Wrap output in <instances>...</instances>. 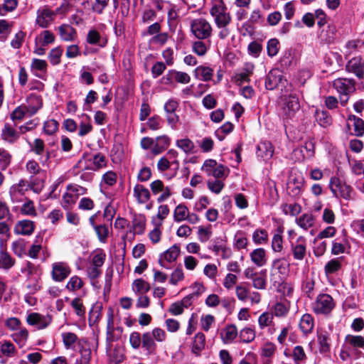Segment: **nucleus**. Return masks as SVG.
<instances>
[{"instance_id": "nucleus-1", "label": "nucleus", "mask_w": 364, "mask_h": 364, "mask_svg": "<svg viewBox=\"0 0 364 364\" xmlns=\"http://www.w3.org/2000/svg\"><path fill=\"white\" fill-rule=\"evenodd\" d=\"M333 87L338 93L340 104L344 107L348 103L350 95L355 91V81L353 78L338 77L332 82Z\"/></svg>"}, {"instance_id": "nucleus-2", "label": "nucleus", "mask_w": 364, "mask_h": 364, "mask_svg": "<svg viewBox=\"0 0 364 364\" xmlns=\"http://www.w3.org/2000/svg\"><path fill=\"white\" fill-rule=\"evenodd\" d=\"M190 28L191 33L198 40H206L212 36V26L204 18H198L191 20Z\"/></svg>"}, {"instance_id": "nucleus-3", "label": "nucleus", "mask_w": 364, "mask_h": 364, "mask_svg": "<svg viewBox=\"0 0 364 364\" xmlns=\"http://www.w3.org/2000/svg\"><path fill=\"white\" fill-rule=\"evenodd\" d=\"M281 108L284 118L292 119L300 109L299 98L296 94L284 95L282 97Z\"/></svg>"}, {"instance_id": "nucleus-4", "label": "nucleus", "mask_w": 364, "mask_h": 364, "mask_svg": "<svg viewBox=\"0 0 364 364\" xmlns=\"http://www.w3.org/2000/svg\"><path fill=\"white\" fill-rule=\"evenodd\" d=\"M329 187L333 196L350 200L354 193L353 188L338 177H331Z\"/></svg>"}, {"instance_id": "nucleus-5", "label": "nucleus", "mask_w": 364, "mask_h": 364, "mask_svg": "<svg viewBox=\"0 0 364 364\" xmlns=\"http://www.w3.org/2000/svg\"><path fill=\"white\" fill-rule=\"evenodd\" d=\"M335 307L333 299L328 294H320L312 304L313 311L316 314L326 315Z\"/></svg>"}, {"instance_id": "nucleus-6", "label": "nucleus", "mask_w": 364, "mask_h": 364, "mask_svg": "<svg viewBox=\"0 0 364 364\" xmlns=\"http://www.w3.org/2000/svg\"><path fill=\"white\" fill-rule=\"evenodd\" d=\"M53 317L51 315H42L39 313H31L26 318V322L30 326H36L38 330L47 328L51 323Z\"/></svg>"}, {"instance_id": "nucleus-7", "label": "nucleus", "mask_w": 364, "mask_h": 364, "mask_svg": "<svg viewBox=\"0 0 364 364\" xmlns=\"http://www.w3.org/2000/svg\"><path fill=\"white\" fill-rule=\"evenodd\" d=\"M70 266L63 262H54L52 264L51 277L57 282L64 281L70 274Z\"/></svg>"}, {"instance_id": "nucleus-8", "label": "nucleus", "mask_w": 364, "mask_h": 364, "mask_svg": "<svg viewBox=\"0 0 364 364\" xmlns=\"http://www.w3.org/2000/svg\"><path fill=\"white\" fill-rule=\"evenodd\" d=\"M150 188L154 195L161 193L157 198V202L159 203L167 200L172 194L171 187L164 186V183L159 179L152 181L150 184Z\"/></svg>"}, {"instance_id": "nucleus-9", "label": "nucleus", "mask_w": 364, "mask_h": 364, "mask_svg": "<svg viewBox=\"0 0 364 364\" xmlns=\"http://www.w3.org/2000/svg\"><path fill=\"white\" fill-rule=\"evenodd\" d=\"M348 73H353L358 78L364 77V59L360 57H355L350 60L346 65Z\"/></svg>"}, {"instance_id": "nucleus-10", "label": "nucleus", "mask_w": 364, "mask_h": 364, "mask_svg": "<svg viewBox=\"0 0 364 364\" xmlns=\"http://www.w3.org/2000/svg\"><path fill=\"white\" fill-rule=\"evenodd\" d=\"M55 14L48 7L39 9L37 11L36 22L41 28H48L53 21Z\"/></svg>"}, {"instance_id": "nucleus-11", "label": "nucleus", "mask_w": 364, "mask_h": 364, "mask_svg": "<svg viewBox=\"0 0 364 364\" xmlns=\"http://www.w3.org/2000/svg\"><path fill=\"white\" fill-rule=\"evenodd\" d=\"M347 128L350 130L353 127V134L356 136H362L364 134V121L353 114H350L347 119Z\"/></svg>"}, {"instance_id": "nucleus-12", "label": "nucleus", "mask_w": 364, "mask_h": 364, "mask_svg": "<svg viewBox=\"0 0 364 364\" xmlns=\"http://www.w3.org/2000/svg\"><path fill=\"white\" fill-rule=\"evenodd\" d=\"M1 136L4 141L13 144L19 139L20 133L10 124L6 123L1 130Z\"/></svg>"}, {"instance_id": "nucleus-13", "label": "nucleus", "mask_w": 364, "mask_h": 364, "mask_svg": "<svg viewBox=\"0 0 364 364\" xmlns=\"http://www.w3.org/2000/svg\"><path fill=\"white\" fill-rule=\"evenodd\" d=\"M35 230L34 223L29 220L18 221L14 227V232L16 235H31Z\"/></svg>"}, {"instance_id": "nucleus-14", "label": "nucleus", "mask_w": 364, "mask_h": 364, "mask_svg": "<svg viewBox=\"0 0 364 364\" xmlns=\"http://www.w3.org/2000/svg\"><path fill=\"white\" fill-rule=\"evenodd\" d=\"M293 257L296 260H302L306 254V241L304 237H299L295 243L291 244Z\"/></svg>"}, {"instance_id": "nucleus-15", "label": "nucleus", "mask_w": 364, "mask_h": 364, "mask_svg": "<svg viewBox=\"0 0 364 364\" xmlns=\"http://www.w3.org/2000/svg\"><path fill=\"white\" fill-rule=\"evenodd\" d=\"M29 190L28 181L21 179L18 183L13 185L9 190V194L13 201H18V197L24 195L25 192Z\"/></svg>"}, {"instance_id": "nucleus-16", "label": "nucleus", "mask_w": 364, "mask_h": 364, "mask_svg": "<svg viewBox=\"0 0 364 364\" xmlns=\"http://www.w3.org/2000/svg\"><path fill=\"white\" fill-rule=\"evenodd\" d=\"M282 75L281 72L277 70H272L269 72L265 79V87L267 90H272L275 89L282 82Z\"/></svg>"}, {"instance_id": "nucleus-17", "label": "nucleus", "mask_w": 364, "mask_h": 364, "mask_svg": "<svg viewBox=\"0 0 364 364\" xmlns=\"http://www.w3.org/2000/svg\"><path fill=\"white\" fill-rule=\"evenodd\" d=\"M27 102L28 105H26V108L30 116L35 114L43 106L41 97L35 94H31L27 97Z\"/></svg>"}, {"instance_id": "nucleus-18", "label": "nucleus", "mask_w": 364, "mask_h": 364, "mask_svg": "<svg viewBox=\"0 0 364 364\" xmlns=\"http://www.w3.org/2000/svg\"><path fill=\"white\" fill-rule=\"evenodd\" d=\"M255 65L252 63H245L240 73L235 77L237 82L240 85L245 82H250V77L253 74Z\"/></svg>"}, {"instance_id": "nucleus-19", "label": "nucleus", "mask_w": 364, "mask_h": 364, "mask_svg": "<svg viewBox=\"0 0 364 364\" xmlns=\"http://www.w3.org/2000/svg\"><path fill=\"white\" fill-rule=\"evenodd\" d=\"M58 30L61 39L64 41H73L77 36L76 30L68 24H62Z\"/></svg>"}, {"instance_id": "nucleus-20", "label": "nucleus", "mask_w": 364, "mask_h": 364, "mask_svg": "<svg viewBox=\"0 0 364 364\" xmlns=\"http://www.w3.org/2000/svg\"><path fill=\"white\" fill-rule=\"evenodd\" d=\"M133 192L134 196L136 198L139 203H146L150 200L151 193L143 185L136 184L134 187Z\"/></svg>"}, {"instance_id": "nucleus-21", "label": "nucleus", "mask_w": 364, "mask_h": 364, "mask_svg": "<svg viewBox=\"0 0 364 364\" xmlns=\"http://www.w3.org/2000/svg\"><path fill=\"white\" fill-rule=\"evenodd\" d=\"M251 261L258 267H261L266 264L267 262L266 251L263 248H257L250 254Z\"/></svg>"}, {"instance_id": "nucleus-22", "label": "nucleus", "mask_w": 364, "mask_h": 364, "mask_svg": "<svg viewBox=\"0 0 364 364\" xmlns=\"http://www.w3.org/2000/svg\"><path fill=\"white\" fill-rule=\"evenodd\" d=\"M170 138L166 135L157 136L155 139V144L151 149L154 155H158L166 150L170 144Z\"/></svg>"}, {"instance_id": "nucleus-23", "label": "nucleus", "mask_w": 364, "mask_h": 364, "mask_svg": "<svg viewBox=\"0 0 364 364\" xmlns=\"http://www.w3.org/2000/svg\"><path fill=\"white\" fill-rule=\"evenodd\" d=\"M86 41L90 45H97L100 47H105L107 41L103 38L96 29H91L88 31Z\"/></svg>"}, {"instance_id": "nucleus-24", "label": "nucleus", "mask_w": 364, "mask_h": 364, "mask_svg": "<svg viewBox=\"0 0 364 364\" xmlns=\"http://www.w3.org/2000/svg\"><path fill=\"white\" fill-rule=\"evenodd\" d=\"M74 171L78 174L80 171H95L90 156L84 155L74 166Z\"/></svg>"}, {"instance_id": "nucleus-25", "label": "nucleus", "mask_w": 364, "mask_h": 364, "mask_svg": "<svg viewBox=\"0 0 364 364\" xmlns=\"http://www.w3.org/2000/svg\"><path fill=\"white\" fill-rule=\"evenodd\" d=\"M141 345L148 354L154 353L156 345L150 332H146L142 334Z\"/></svg>"}, {"instance_id": "nucleus-26", "label": "nucleus", "mask_w": 364, "mask_h": 364, "mask_svg": "<svg viewBox=\"0 0 364 364\" xmlns=\"http://www.w3.org/2000/svg\"><path fill=\"white\" fill-rule=\"evenodd\" d=\"M195 77L203 81H209L213 75V70L209 67L200 65L194 70Z\"/></svg>"}, {"instance_id": "nucleus-27", "label": "nucleus", "mask_w": 364, "mask_h": 364, "mask_svg": "<svg viewBox=\"0 0 364 364\" xmlns=\"http://www.w3.org/2000/svg\"><path fill=\"white\" fill-rule=\"evenodd\" d=\"M315 117L318 124L323 127H328L332 124V117L327 111L317 109Z\"/></svg>"}, {"instance_id": "nucleus-28", "label": "nucleus", "mask_w": 364, "mask_h": 364, "mask_svg": "<svg viewBox=\"0 0 364 364\" xmlns=\"http://www.w3.org/2000/svg\"><path fill=\"white\" fill-rule=\"evenodd\" d=\"M205 345V336L203 333H198L193 339L192 345V352L196 355H199L204 349Z\"/></svg>"}, {"instance_id": "nucleus-29", "label": "nucleus", "mask_w": 364, "mask_h": 364, "mask_svg": "<svg viewBox=\"0 0 364 364\" xmlns=\"http://www.w3.org/2000/svg\"><path fill=\"white\" fill-rule=\"evenodd\" d=\"M15 264V259L13 258L6 251L0 250V269L9 270Z\"/></svg>"}, {"instance_id": "nucleus-30", "label": "nucleus", "mask_w": 364, "mask_h": 364, "mask_svg": "<svg viewBox=\"0 0 364 364\" xmlns=\"http://www.w3.org/2000/svg\"><path fill=\"white\" fill-rule=\"evenodd\" d=\"M18 331L13 333L11 338L14 342H16L20 348L23 347L28 338V331L26 328H21Z\"/></svg>"}, {"instance_id": "nucleus-31", "label": "nucleus", "mask_w": 364, "mask_h": 364, "mask_svg": "<svg viewBox=\"0 0 364 364\" xmlns=\"http://www.w3.org/2000/svg\"><path fill=\"white\" fill-rule=\"evenodd\" d=\"M299 326L302 332L308 334L311 332L314 328V319L310 314H304L300 321Z\"/></svg>"}, {"instance_id": "nucleus-32", "label": "nucleus", "mask_w": 364, "mask_h": 364, "mask_svg": "<svg viewBox=\"0 0 364 364\" xmlns=\"http://www.w3.org/2000/svg\"><path fill=\"white\" fill-rule=\"evenodd\" d=\"M289 264L284 259H277L273 262L272 271L285 277L289 272Z\"/></svg>"}, {"instance_id": "nucleus-33", "label": "nucleus", "mask_w": 364, "mask_h": 364, "mask_svg": "<svg viewBox=\"0 0 364 364\" xmlns=\"http://www.w3.org/2000/svg\"><path fill=\"white\" fill-rule=\"evenodd\" d=\"M81 117L82 120L80 124L78 135L84 136L92 131V126L90 124V117L87 114H82Z\"/></svg>"}, {"instance_id": "nucleus-34", "label": "nucleus", "mask_w": 364, "mask_h": 364, "mask_svg": "<svg viewBox=\"0 0 364 364\" xmlns=\"http://www.w3.org/2000/svg\"><path fill=\"white\" fill-rule=\"evenodd\" d=\"M188 208L184 204H179L174 210L173 219L177 223L186 220L188 216Z\"/></svg>"}, {"instance_id": "nucleus-35", "label": "nucleus", "mask_w": 364, "mask_h": 364, "mask_svg": "<svg viewBox=\"0 0 364 364\" xmlns=\"http://www.w3.org/2000/svg\"><path fill=\"white\" fill-rule=\"evenodd\" d=\"M237 336V329L235 325H229L225 329L221 336L225 343H231Z\"/></svg>"}, {"instance_id": "nucleus-36", "label": "nucleus", "mask_w": 364, "mask_h": 364, "mask_svg": "<svg viewBox=\"0 0 364 364\" xmlns=\"http://www.w3.org/2000/svg\"><path fill=\"white\" fill-rule=\"evenodd\" d=\"M132 289L135 293L144 294L149 291V284L143 279H136L132 283Z\"/></svg>"}, {"instance_id": "nucleus-37", "label": "nucleus", "mask_w": 364, "mask_h": 364, "mask_svg": "<svg viewBox=\"0 0 364 364\" xmlns=\"http://www.w3.org/2000/svg\"><path fill=\"white\" fill-rule=\"evenodd\" d=\"M132 226L136 234L142 235L145 230V218L142 215L135 216L132 220Z\"/></svg>"}, {"instance_id": "nucleus-38", "label": "nucleus", "mask_w": 364, "mask_h": 364, "mask_svg": "<svg viewBox=\"0 0 364 364\" xmlns=\"http://www.w3.org/2000/svg\"><path fill=\"white\" fill-rule=\"evenodd\" d=\"M227 11V7L223 0H214L210 13L214 18Z\"/></svg>"}, {"instance_id": "nucleus-39", "label": "nucleus", "mask_w": 364, "mask_h": 364, "mask_svg": "<svg viewBox=\"0 0 364 364\" xmlns=\"http://www.w3.org/2000/svg\"><path fill=\"white\" fill-rule=\"evenodd\" d=\"M345 341L353 348L364 349V338L361 336L347 335Z\"/></svg>"}, {"instance_id": "nucleus-40", "label": "nucleus", "mask_w": 364, "mask_h": 364, "mask_svg": "<svg viewBox=\"0 0 364 364\" xmlns=\"http://www.w3.org/2000/svg\"><path fill=\"white\" fill-rule=\"evenodd\" d=\"M70 305L77 316L85 318L86 310L82 301L80 297H76L73 299L70 302Z\"/></svg>"}, {"instance_id": "nucleus-41", "label": "nucleus", "mask_w": 364, "mask_h": 364, "mask_svg": "<svg viewBox=\"0 0 364 364\" xmlns=\"http://www.w3.org/2000/svg\"><path fill=\"white\" fill-rule=\"evenodd\" d=\"M12 155L5 149L0 148V170L5 171L10 165Z\"/></svg>"}, {"instance_id": "nucleus-42", "label": "nucleus", "mask_w": 364, "mask_h": 364, "mask_svg": "<svg viewBox=\"0 0 364 364\" xmlns=\"http://www.w3.org/2000/svg\"><path fill=\"white\" fill-rule=\"evenodd\" d=\"M171 71L173 82H178L181 84H188L190 82L191 77L188 73L178 71L174 69L171 70Z\"/></svg>"}, {"instance_id": "nucleus-43", "label": "nucleus", "mask_w": 364, "mask_h": 364, "mask_svg": "<svg viewBox=\"0 0 364 364\" xmlns=\"http://www.w3.org/2000/svg\"><path fill=\"white\" fill-rule=\"evenodd\" d=\"M84 285V282L80 277L77 275L70 278L66 284V289L70 291H76L80 289Z\"/></svg>"}, {"instance_id": "nucleus-44", "label": "nucleus", "mask_w": 364, "mask_h": 364, "mask_svg": "<svg viewBox=\"0 0 364 364\" xmlns=\"http://www.w3.org/2000/svg\"><path fill=\"white\" fill-rule=\"evenodd\" d=\"M297 224L303 229L307 230L312 227L314 223V216L309 213H305L297 219Z\"/></svg>"}, {"instance_id": "nucleus-45", "label": "nucleus", "mask_w": 364, "mask_h": 364, "mask_svg": "<svg viewBox=\"0 0 364 364\" xmlns=\"http://www.w3.org/2000/svg\"><path fill=\"white\" fill-rule=\"evenodd\" d=\"M257 150L261 154L259 156L264 158H270L274 154V149L272 145L269 142H262L257 146Z\"/></svg>"}, {"instance_id": "nucleus-46", "label": "nucleus", "mask_w": 364, "mask_h": 364, "mask_svg": "<svg viewBox=\"0 0 364 364\" xmlns=\"http://www.w3.org/2000/svg\"><path fill=\"white\" fill-rule=\"evenodd\" d=\"M77 336L72 332H66L62 333V339L66 349H72L77 340Z\"/></svg>"}, {"instance_id": "nucleus-47", "label": "nucleus", "mask_w": 364, "mask_h": 364, "mask_svg": "<svg viewBox=\"0 0 364 364\" xmlns=\"http://www.w3.org/2000/svg\"><path fill=\"white\" fill-rule=\"evenodd\" d=\"M0 351L6 357H14L17 353L16 348L10 341H4L1 343Z\"/></svg>"}, {"instance_id": "nucleus-48", "label": "nucleus", "mask_w": 364, "mask_h": 364, "mask_svg": "<svg viewBox=\"0 0 364 364\" xmlns=\"http://www.w3.org/2000/svg\"><path fill=\"white\" fill-rule=\"evenodd\" d=\"M180 253V247L177 245H173L166 252H164L163 257L168 262H173L176 260Z\"/></svg>"}, {"instance_id": "nucleus-49", "label": "nucleus", "mask_w": 364, "mask_h": 364, "mask_svg": "<svg viewBox=\"0 0 364 364\" xmlns=\"http://www.w3.org/2000/svg\"><path fill=\"white\" fill-rule=\"evenodd\" d=\"M328 341L329 336L327 332H321L318 334V342L320 346V351L321 353H326L329 351L330 345Z\"/></svg>"}, {"instance_id": "nucleus-50", "label": "nucleus", "mask_w": 364, "mask_h": 364, "mask_svg": "<svg viewBox=\"0 0 364 364\" xmlns=\"http://www.w3.org/2000/svg\"><path fill=\"white\" fill-rule=\"evenodd\" d=\"M77 198L73 192L68 191L64 193L62 200V206L65 210H69L77 201Z\"/></svg>"}, {"instance_id": "nucleus-51", "label": "nucleus", "mask_w": 364, "mask_h": 364, "mask_svg": "<svg viewBox=\"0 0 364 364\" xmlns=\"http://www.w3.org/2000/svg\"><path fill=\"white\" fill-rule=\"evenodd\" d=\"M248 244L247 238L242 232H238L235 235L233 241L234 247L238 250L246 248Z\"/></svg>"}, {"instance_id": "nucleus-52", "label": "nucleus", "mask_w": 364, "mask_h": 364, "mask_svg": "<svg viewBox=\"0 0 364 364\" xmlns=\"http://www.w3.org/2000/svg\"><path fill=\"white\" fill-rule=\"evenodd\" d=\"M252 240L257 245L266 243L268 240L267 232L264 229L256 230L252 235Z\"/></svg>"}, {"instance_id": "nucleus-53", "label": "nucleus", "mask_w": 364, "mask_h": 364, "mask_svg": "<svg viewBox=\"0 0 364 364\" xmlns=\"http://www.w3.org/2000/svg\"><path fill=\"white\" fill-rule=\"evenodd\" d=\"M26 168L31 176L40 175L44 173V171L41 168L38 163L33 159L26 162Z\"/></svg>"}, {"instance_id": "nucleus-54", "label": "nucleus", "mask_w": 364, "mask_h": 364, "mask_svg": "<svg viewBox=\"0 0 364 364\" xmlns=\"http://www.w3.org/2000/svg\"><path fill=\"white\" fill-rule=\"evenodd\" d=\"M28 183L29 189L37 193H40L43 187V180L35 176H30Z\"/></svg>"}, {"instance_id": "nucleus-55", "label": "nucleus", "mask_w": 364, "mask_h": 364, "mask_svg": "<svg viewBox=\"0 0 364 364\" xmlns=\"http://www.w3.org/2000/svg\"><path fill=\"white\" fill-rule=\"evenodd\" d=\"M315 282L312 278H306L302 284V290L308 298L312 299L314 295Z\"/></svg>"}, {"instance_id": "nucleus-56", "label": "nucleus", "mask_w": 364, "mask_h": 364, "mask_svg": "<svg viewBox=\"0 0 364 364\" xmlns=\"http://www.w3.org/2000/svg\"><path fill=\"white\" fill-rule=\"evenodd\" d=\"M176 146L181 149L185 153L193 152L195 148L193 142L189 139H182L176 141Z\"/></svg>"}, {"instance_id": "nucleus-57", "label": "nucleus", "mask_w": 364, "mask_h": 364, "mask_svg": "<svg viewBox=\"0 0 364 364\" xmlns=\"http://www.w3.org/2000/svg\"><path fill=\"white\" fill-rule=\"evenodd\" d=\"M292 358L296 364H300L306 360V355L302 346H296L294 347Z\"/></svg>"}, {"instance_id": "nucleus-58", "label": "nucleus", "mask_w": 364, "mask_h": 364, "mask_svg": "<svg viewBox=\"0 0 364 364\" xmlns=\"http://www.w3.org/2000/svg\"><path fill=\"white\" fill-rule=\"evenodd\" d=\"M90 159L95 171L106 166L105 156L100 153L97 154L93 156H90Z\"/></svg>"}, {"instance_id": "nucleus-59", "label": "nucleus", "mask_w": 364, "mask_h": 364, "mask_svg": "<svg viewBox=\"0 0 364 364\" xmlns=\"http://www.w3.org/2000/svg\"><path fill=\"white\" fill-rule=\"evenodd\" d=\"M240 338L243 343H250L255 338V332L251 328H244L240 332Z\"/></svg>"}, {"instance_id": "nucleus-60", "label": "nucleus", "mask_w": 364, "mask_h": 364, "mask_svg": "<svg viewBox=\"0 0 364 364\" xmlns=\"http://www.w3.org/2000/svg\"><path fill=\"white\" fill-rule=\"evenodd\" d=\"M282 208L285 215L289 214L292 216L297 215L301 210V206L298 203H284L282 205Z\"/></svg>"}, {"instance_id": "nucleus-61", "label": "nucleus", "mask_w": 364, "mask_h": 364, "mask_svg": "<svg viewBox=\"0 0 364 364\" xmlns=\"http://www.w3.org/2000/svg\"><path fill=\"white\" fill-rule=\"evenodd\" d=\"M279 50V42L277 38H272L267 42V50L269 57L275 56Z\"/></svg>"}, {"instance_id": "nucleus-62", "label": "nucleus", "mask_w": 364, "mask_h": 364, "mask_svg": "<svg viewBox=\"0 0 364 364\" xmlns=\"http://www.w3.org/2000/svg\"><path fill=\"white\" fill-rule=\"evenodd\" d=\"M21 213L25 215L36 216V210L31 200L27 199L21 208Z\"/></svg>"}, {"instance_id": "nucleus-63", "label": "nucleus", "mask_w": 364, "mask_h": 364, "mask_svg": "<svg viewBox=\"0 0 364 364\" xmlns=\"http://www.w3.org/2000/svg\"><path fill=\"white\" fill-rule=\"evenodd\" d=\"M193 51L199 56H203L208 50V48L203 40H198L192 44Z\"/></svg>"}, {"instance_id": "nucleus-64", "label": "nucleus", "mask_w": 364, "mask_h": 364, "mask_svg": "<svg viewBox=\"0 0 364 364\" xmlns=\"http://www.w3.org/2000/svg\"><path fill=\"white\" fill-rule=\"evenodd\" d=\"M341 267V261L338 259L330 260L325 266V272L327 274H333L338 271Z\"/></svg>"}]
</instances>
